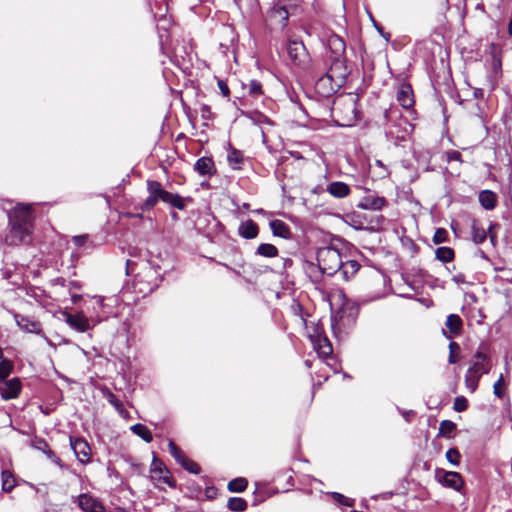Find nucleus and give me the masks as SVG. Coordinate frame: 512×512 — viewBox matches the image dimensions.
Wrapping results in <instances>:
<instances>
[{"label": "nucleus", "mask_w": 512, "mask_h": 512, "mask_svg": "<svg viewBox=\"0 0 512 512\" xmlns=\"http://www.w3.org/2000/svg\"><path fill=\"white\" fill-rule=\"evenodd\" d=\"M8 220L7 244L13 246L30 244L34 230V215L31 205H16L9 211Z\"/></svg>", "instance_id": "f257e3e1"}, {"label": "nucleus", "mask_w": 512, "mask_h": 512, "mask_svg": "<svg viewBox=\"0 0 512 512\" xmlns=\"http://www.w3.org/2000/svg\"><path fill=\"white\" fill-rule=\"evenodd\" d=\"M168 260L169 258H137L134 261L127 258L126 274L132 275L138 283H146L148 291L151 292L159 286Z\"/></svg>", "instance_id": "f03ea898"}, {"label": "nucleus", "mask_w": 512, "mask_h": 512, "mask_svg": "<svg viewBox=\"0 0 512 512\" xmlns=\"http://www.w3.org/2000/svg\"><path fill=\"white\" fill-rule=\"evenodd\" d=\"M328 258H312L311 261H306L311 273L317 270L320 275L333 276L340 272L345 280H349L359 270L360 264L355 259H348L343 262L342 258H330L334 260L333 267H325V262Z\"/></svg>", "instance_id": "7ed1b4c3"}, {"label": "nucleus", "mask_w": 512, "mask_h": 512, "mask_svg": "<svg viewBox=\"0 0 512 512\" xmlns=\"http://www.w3.org/2000/svg\"><path fill=\"white\" fill-rule=\"evenodd\" d=\"M382 117V126L385 129L386 136L396 141L405 140L410 124L402 117L400 110L395 106L384 108Z\"/></svg>", "instance_id": "20e7f679"}, {"label": "nucleus", "mask_w": 512, "mask_h": 512, "mask_svg": "<svg viewBox=\"0 0 512 512\" xmlns=\"http://www.w3.org/2000/svg\"><path fill=\"white\" fill-rule=\"evenodd\" d=\"M332 114L340 126H352L358 120L357 98L347 97L335 100Z\"/></svg>", "instance_id": "39448f33"}, {"label": "nucleus", "mask_w": 512, "mask_h": 512, "mask_svg": "<svg viewBox=\"0 0 512 512\" xmlns=\"http://www.w3.org/2000/svg\"><path fill=\"white\" fill-rule=\"evenodd\" d=\"M65 322L73 330L84 333L103 321V315H86L84 312L65 313Z\"/></svg>", "instance_id": "423d86ee"}, {"label": "nucleus", "mask_w": 512, "mask_h": 512, "mask_svg": "<svg viewBox=\"0 0 512 512\" xmlns=\"http://www.w3.org/2000/svg\"><path fill=\"white\" fill-rule=\"evenodd\" d=\"M17 327L24 333L36 334L43 338L48 344H51L49 338L45 335L41 322L33 316H27L10 310Z\"/></svg>", "instance_id": "0eeeda50"}, {"label": "nucleus", "mask_w": 512, "mask_h": 512, "mask_svg": "<svg viewBox=\"0 0 512 512\" xmlns=\"http://www.w3.org/2000/svg\"><path fill=\"white\" fill-rule=\"evenodd\" d=\"M342 84L343 74L334 73V71L327 72L315 82V90L319 95L329 97L335 93Z\"/></svg>", "instance_id": "6e6552de"}, {"label": "nucleus", "mask_w": 512, "mask_h": 512, "mask_svg": "<svg viewBox=\"0 0 512 512\" xmlns=\"http://www.w3.org/2000/svg\"><path fill=\"white\" fill-rule=\"evenodd\" d=\"M287 53L291 62L299 69L306 70L310 66V55L302 41L289 40Z\"/></svg>", "instance_id": "1a4fd4ad"}, {"label": "nucleus", "mask_w": 512, "mask_h": 512, "mask_svg": "<svg viewBox=\"0 0 512 512\" xmlns=\"http://www.w3.org/2000/svg\"><path fill=\"white\" fill-rule=\"evenodd\" d=\"M357 316L358 308L353 303H344L333 317V330L335 331L337 326H349L353 324Z\"/></svg>", "instance_id": "9d476101"}, {"label": "nucleus", "mask_w": 512, "mask_h": 512, "mask_svg": "<svg viewBox=\"0 0 512 512\" xmlns=\"http://www.w3.org/2000/svg\"><path fill=\"white\" fill-rule=\"evenodd\" d=\"M435 478L442 486L454 489L458 492L464 486V480L458 472L436 469Z\"/></svg>", "instance_id": "9b49d317"}, {"label": "nucleus", "mask_w": 512, "mask_h": 512, "mask_svg": "<svg viewBox=\"0 0 512 512\" xmlns=\"http://www.w3.org/2000/svg\"><path fill=\"white\" fill-rule=\"evenodd\" d=\"M314 350L317 352L319 358H328L333 353V347L328 337L316 328L314 334L310 335Z\"/></svg>", "instance_id": "f8f14e48"}, {"label": "nucleus", "mask_w": 512, "mask_h": 512, "mask_svg": "<svg viewBox=\"0 0 512 512\" xmlns=\"http://www.w3.org/2000/svg\"><path fill=\"white\" fill-rule=\"evenodd\" d=\"M146 186L149 196L146 198V200L141 206L142 211H149L153 209L158 203V201H160L161 195L165 190L162 187V184L156 180H147Z\"/></svg>", "instance_id": "ddd939ff"}, {"label": "nucleus", "mask_w": 512, "mask_h": 512, "mask_svg": "<svg viewBox=\"0 0 512 512\" xmlns=\"http://www.w3.org/2000/svg\"><path fill=\"white\" fill-rule=\"evenodd\" d=\"M70 446L76 458L82 464H87L91 460V448L84 438H75L70 436Z\"/></svg>", "instance_id": "4468645a"}, {"label": "nucleus", "mask_w": 512, "mask_h": 512, "mask_svg": "<svg viewBox=\"0 0 512 512\" xmlns=\"http://www.w3.org/2000/svg\"><path fill=\"white\" fill-rule=\"evenodd\" d=\"M87 311L89 315L98 316L103 315V321L107 320L111 316L116 314L111 310L110 305L105 303L104 298L100 296H94L87 305Z\"/></svg>", "instance_id": "2eb2a0df"}, {"label": "nucleus", "mask_w": 512, "mask_h": 512, "mask_svg": "<svg viewBox=\"0 0 512 512\" xmlns=\"http://www.w3.org/2000/svg\"><path fill=\"white\" fill-rule=\"evenodd\" d=\"M77 502L83 512H105L103 503L91 494H80Z\"/></svg>", "instance_id": "dca6fc26"}, {"label": "nucleus", "mask_w": 512, "mask_h": 512, "mask_svg": "<svg viewBox=\"0 0 512 512\" xmlns=\"http://www.w3.org/2000/svg\"><path fill=\"white\" fill-rule=\"evenodd\" d=\"M483 374H487V367L471 365L465 374V385L472 393L478 388L479 380Z\"/></svg>", "instance_id": "f3484780"}, {"label": "nucleus", "mask_w": 512, "mask_h": 512, "mask_svg": "<svg viewBox=\"0 0 512 512\" xmlns=\"http://www.w3.org/2000/svg\"><path fill=\"white\" fill-rule=\"evenodd\" d=\"M21 391L20 379L15 377L10 380L0 381V394L4 400L17 398Z\"/></svg>", "instance_id": "a211bd4d"}, {"label": "nucleus", "mask_w": 512, "mask_h": 512, "mask_svg": "<svg viewBox=\"0 0 512 512\" xmlns=\"http://www.w3.org/2000/svg\"><path fill=\"white\" fill-rule=\"evenodd\" d=\"M398 103L406 110L413 108L414 95L410 84L403 83L400 85L396 95Z\"/></svg>", "instance_id": "6ab92c4d"}, {"label": "nucleus", "mask_w": 512, "mask_h": 512, "mask_svg": "<svg viewBox=\"0 0 512 512\" xmlns=\"http://www.w3.org/2000/svg\"><path fill=\"white\" fill-rule=\"evenodd\" d=\"M160 201H162L174 208H177L179 210H184L186 207V204L192 202V198L191 197L184 198L177 193H171L167 190H164L161 195Z\"/></svg>", "instance_id": "aec40b11"}, {"label": "nucleus", "mask_w": 512, "mask_h": 512, "mask_svg": "<svg viewBox=\"0 0 512 512\" xmlns=\"http://www.w3.org/2000/svg\"><path fill=\"white\" fill-rule=\"evenodd\" d=\"M387 204V200L384 197L368 194L364 196L358 204V207L364 210L379 211Z\"/></svg>", "instance_id": "412c9836"}, {"label": "nucleus", "mask_w": 512, "mask_h": 512, "mask_svg": "<svg viewBox=\"0 0 512 512\" xmlns=\"http://www.w3.org/2000/svg\"><path fill=\"white\" fill-rule=\"evenodd\" d=\"M194 170L201 176L211 177L216 172L212 157L199 158L194 165Z\"/></svg>", "instance_id": "4be33fe9"}, {"label": "nucleus", "mask_w": 512, "mask_h": 512, "mask_svg": "<svg viewBox=\"0 0 512 512\" xmlns=\"http://www.w3.org/2000/svg\"><path fill=\"white\" fill-rule=\"evenodd\" d=\"M269 17L271 21H274L281 28H284L288 23L289 12L285 6L274 4V6L270 9Z\"/></svg>", "instance_id": "5701e85b"}, {"label": "nucleus", "mask_w": 512, "mask_h": 512, "mask_svg": "<svg viewBox=\"0 0 512 512\" xmlns=\"http://www.w3.org/2000/svg\"><path fill=\"white\" fill-rule=\"evenodd\" d=\"M327 46L332 52V58H343L342 56L345 53L346 45L340 36L336 34L331 35L327 39Z\"/></svg>", "instance_id": "b1692460"}, {"label": "nucleus", "mask_w": 512, "mask_h": 512, "mask_svg": "<svg viewBox=\"0 0 512 512\" xmlns=\"http://www.w3.org/2000/svg\"><path fill=\"white\" fill-rule=\"evenodd\" d=\"M326 191L331 196H333L335 198H339V199L347 197L351 192L350 187L346 183L341 182V181L331 182L327 186Z\"/></svg>", "instance_id": "393cba45"}, {"label": "nucleus", "mask_w": 512, "mask_h": 512, "mask_svg": "<svg viewBox=\"0 0 512 512\" xmlns=\"http://www.w3.org/2000/svg\"><path fill=\"white\" fill-rule=\"evenodd\" d=\"M238 233L245 239H253L258 235V226L253 220L248 219L239 225Z\"/></svg>", "instance_id": "a878e982"}, {"label": "nucleus", "mask_w": 512, "mask_h": 512, "mask_svg": "<svg viewBox=\"0 0 512 512\" xmlns=\"http://www.w3.org/2000/svg\"><path fill=\"white\" fill-rule=\"evenodd\" d=\"M479 202L486 210H492L497 205V195L491 190H483L479 194Z\"/></svg>", "instance_id": "bb28decb"}, {"label": "nucleus", "mask_w": 512, "mask_h": 512, "mask_svg": "<svg viewBox=\"0 0 512 512\" xmlns=\"http://www.w3.org/2000/svg\"><path fill=\"white\" fill-rule=\"evenodd\" d=\"M35 448L42 451L53 463L62 466L61 459L52 451L48 443L44 439H37L34 444Z\"/></svg>", "instance_id": "cd10ccee"}, {"label": "nucleus", "mask_w": 512, "mask_h": 512, "mask_svg": "<svg viewBox=\"0 0 512 512\" xmlns=\"http://www.w3.org/2000/svg\"><path fill=\"white\" fill-rule=\"evenodd\" d=\"M151 472L159 475V478L168 485H172L169 479V471L165 467L162 461L158 460L156 457L153 458L151 463Z\"/></svg>", "instance_id": "c85d7f7f"}, {"label": "nucleus", "mask_w": 512, "mask_h": 512, "mask_svg": "<svg viewBox=\"0 0 512 512\" xmlns=\"http://www.w3.org/2000/svg\"><path fill=\"white\" fill-rule=\"evenodd\" d=\"M101 392L103 397L116 409L120 415H123L126 412L122 402L108 388L102 389Z\"/></svg>", "instance_id": "c756f323"}, {"label": "nucleus", "mask_w": 512, "mask_h": 512, "mask_svg": "<svg viewBox=\"0 0 512 512\" xmlns=\"http://www.w3.org/2000/svg\"><path fill=\"white\" fill-rule=\"evenodd\" d=\"M130 430L133 434L140 437L146 443H151L153 441V435L151 431L143 424L136 423L130 427Z\"/></svg>", "instance_id": "7c9ffc66"}, {"label": "nucleus", "mask_w": 512, "mask_h": 512, "mask_svg": "<svg viewBox=\"0 0 512 512\" xmlns=\"http://www.w3.org/2000/svg\"><path fill=\"white\" fill-rule=\"evenodd\" d=\"M270 228L274 235L287 238L290 234L289 227L281 220L275 219L270 222Z\"/></svg>", "instance_id": "2f4dec72"}, {"label": "nucleus", "mask_w": 512, "mask_h": 512, "mask_svg": "<svg viewBox=\"0 0 512 512\" xmlns=\"http://www.w3.org/2000/svg\"><path fill=\"white\" fill-rule=\"evenodd\" d=\"M445 325L452 334H458L462 329V320L459 315L450 314L446 319Z\"/></svg>", "instance_id": "473e14b6"}, {"label": "nucleus", "mask_w": 512, "mask_h": 512, "mask_svg": "<svg viewBox=\"0 0 512 512\" xmlns=\"http://www.w3.org/2000/svg\"><path fill=\"white\" fill-rule=\"evenodd\" d=\"M247 506V501L241 497H230L227 502V508L233 512H243Z\"/></svg>", "instance_id": "72a5a7b5"}, {"label": "nucleus", "mask_w": 512, "mask_h": 512, "mask_svg": "<svg viewBox=\"0 0 512 512\" xmlns=\"http://www.w3.org/2000/svg\"><path fill=\"white\" fill-rule=\"evenodd\" d=\"M2 490L4 492H11L16 486V480L14 475L8 471L3 470L1 473Z\"/></svg>", "instance_id": "f704fd0d"}, {"label": "nucleus", "mask_w": 512, "mask_h": 512, "mask_svg": "<svg viewBox=\"0 0 512 512\" xmlns=\"http://www.w3.org/2000/svg\"><path fill=\"white\" fill-rule=\"evenodd\" d=\"M247 486L248 481L243 477H239L229 481L227 489L233 493H241L246 490Z\"/></svg>", "instance_id": "c9c22d12"}, {"label": "nucleus", "mask_w": 512, "mask_h": 512, "mask_svg": "<svg viewBox=\"0 0 512 512\" xmlns=\"http://www.w3.org/2000/svg\"><path fill=\"white\" fill-rule=\"evenodd\" d=\"M227 159L231 168L237 170L240 169L241 164L243 163V154L236 149H232L228 153Z\"/></svg>", "instance_id": "e433bc0d"}, {"label": "nucleus", "mask_w": 512, "mask_h": 512, "mask_svg": "<svg viewBox=\"0 0 512 512\" xmlns=\"http://www.w3.org/2000/svg\"><path fill=\"white\" fill-rule=\"evenodd\" d=\"M72 242L77 248H83L81 252H86L89 247L93 246V242L90 239L88 234L79 235V236H73Z\"/></svg>", "instance_id": "4c0bfd02"}, {"label": "nucleus", "mask_w": 512, "mask_h": 512, "mask_svg": "<svg viewBox=\"0 0 512 512\" xmlns=\"http://www.w3.org/2000/svg\"><path fill=\"white\" fill-rule=\"evenodd\" d=\"M475 359L477 361H475L472 365H478V366H483V367H487V374L490 372V369H491V363H490V358L489 356L484 352L482 351L480 348L476 351L475 355H474Z\"/></svg>", "instance_id": "58836bf2"}, {"label": "nucleus", "mask_w": 512, "mask_h": 512, "mask_svg": "<svg viewBox=\"0 0 512 512\" xmlns=\"http://www.w3.org/2000/svg\"><path fill=\"white\" fill-rule=\"evenodd\" d=\"M455 430L456 424L453 421L443 420L440 423L439 434L446 438H451Z\"/></svg>", "instance_id": "ea45409f"}, {"label": "nucleus", "mask_w": 512, "mask_h": 512, "mask_svg": "<svg viewBox=\"0 0 512 512\" xmlns=\"http://www.w3.org/2000/svg\"><path fill=\"white\" fill-rule=\"evenodd\" d=\"M332 71H334V73L343 74V83L345 82L346 77H347V71H346V67L344 65L343 58H333V62L331 64V67L328 70V72H332Z\"/></svg>", "instance_id": "a19ab883"}, {"label": "nucleus", "mask_w": 512, "mask_h": 512, "mask_svg": "<svg viewBox=\"0 0 512 512\" xmlns=\"http://www.w3.org/2000/svg\"><path fill=\"white\" fill-rule=\"evenodd\" d=\"M257 254L259 256H277L278 250L272 244H261L257 248Z\"/></svg>", "instance_id": "79ce46f5"}, {"label": "nucleus", "mask_w": 512, "mask_h": 512, "mask_svg": "<svg viewBox=\"0 0 512 512\" xmlns=\"http://www.w3.org/2000/svg\"><path fill=\"white\" fill-rule=\"evenodd\" d=\"M247 89L249 95L254 98H258L263 93L261 83L256 80H251L247 85Z\"/></svg>", "instance_id": "37998d69"}, {"label": "nucleus", "mask_w": 512, "mask_h": 512, "mask_svg": "<svg viewBox=\"0 0 512 512\" xmlns=\"http://www.w3.org/2000/svg\"><path fill=\"white\" fill-rule=\"evenodd\" d=\"M12 368L13 365L11 361H9L8 359L0 361V381H4L7 379V377L12 372Z\"/></svg>", "instance_id": "c03bdc74"}, {"label": "nucleus", "mask_w": 512, "mask_h": 512, "mask_svg": "<svg viewBox=\"0 0 512 512\" xmlns=\"http://www.w3.org/2000/svg\"><path fill=\"white\" fill-rule=\"evenodd\" d=\"M461 455L456 448H450L446 452L447 461L453 466H458L460 464Z\"/></svg>", "instance_id": "a18cd8bd"}, {"label": "nucleus", "mask_w": 512, "mask_h": 512, "mask_svg": "<svg viewBox=\"0 0 512 512\" xmlns=\"http://www.w3.org/2000/svg\"><path fill=\"white\" fill-rule=\"evenodd\" d=\"M331 495L334 500H336L338 503H340L343 506L352 507L354 505V502H355L354 499L346 497L339 492H332Z\"/></svg>", "instance_id": "49530a36"}, {"label": "nucleus", "mask_w": 512, "mask_h": 512, "mask_svg": "<svg viewBox=\"0 0 512 512\" xmlns=\"http://www.w3.org/2000/svg\"><path fill=\"white\" fill-rule=\"evenodd\" d=\"M181 466L188 472L195 474V475H197L201 472L200 466L195 461L191 460L190 458H187L186 461L181 464Z\"/></svg>", "instance_id": "de8ad7c7"}, {"label": "nucleus", "mask_w": 512, "mask_h": 512, "mask_svg": "<svg viewBox=\"0 0 512 512\" xmlns=\"http://www.w3.org/2000/svg\"><path fill=\"white\" fill-rule=\"evenodd\" d=\"M321 359H322L321 363H323L325 366L330 368L333 373H338L341 366L332 355L329 356L328 358H321Z\"/></svg>", "instance_id": "09e8293b"}, {"label": "nucleus", "mask_w": 512, "mask_h": 512, "mask_svg": "<svg viewBox=\"0 0 512 512\" xmlns=\"http://www.w3.org/2000/svg\"><path fill=\"white\" fill-rule=\"evenodd\" d=\"M468 408V401L464 396H458L454 400L453 409L456 412H463Z\"/></svg>", "instance_id": "8fccbe9b"}, {"label": "nucleus", "mask_w": 512, "mask_h": 512, "mask_svg": "<svg viewBox=\"0 0 512 512\" xmlns=\"http://www.w3.org/2000/svg\"><path fill=\"white\" fill-rule=\"evenodd\" d=\"M447 238H448V231L444 228H438L434 233L433 242L435 244H440V243L445 242L447 240Z\"/></svg>", "instance_id": "3c124183"}, {"label": "nucleus", "mask_w": 512, "mask_h": 512, "mask_svg": "<svg viewBox=\"0 0 512 512\" xmlns=\"http://www.w3.org/2000/svg\"><path fill=\"white\" fill-rule=\"evenodd\" d=\"M504 385V377L501 374L498 378V380L493 385V393L496 397L499 399H502L504 397V392L501 389V386Z\"/></svg>", "instance_id": "603ef678"}, {"label": "nucleus", "mask_w": 512, "mask_h": 512, "mask_svg": "<svg viewBox=\"0 0 512 512\" xmlns=\"http://www.w3.org/2000/svg\"><path fill=\"white\" fill-rule=\"evenodd\" d=\"M460 350V347L459 345L455 342V341H451L449 343V357H448V362L450 364H455L457 363L458 359L455 357L454 353L456 351H459Z\"/></svg>", "instance_id": "864d4df0"}, {"label": "nucleus", "mask_w": 512, "mask_h": 512, "mask_svg": "<svg viewBox=\"0 0 512 512\" xmlns=\"http://www.w3.org/2000/svg\"><path fill=\"white\" fill-rule=\"evenodd\" d=\"M494 269L499 272L504 273V278L507 281H512V268H507L505 266H495Z\"/></svg>", "instance_id": "5fc2aeb1"}, {"label": "nucleus", "mask_w": 512, "mask_h": 512, "mask_svg": "<svg viewBox=\"0 0 512 512\" xmlns=\"http://www.w3.org/2000/svg\"><path fill=\"white\" fill-rule=\"evenodd\" d=\"M435 256H454V250L449 247H439L435 251Z\"/></svg>", "instance_id": "6e6d98bb"}, {"label": "nucleus", "mask_w": 512, "mask_h": 512, "mask_svg": "<svg viewBox=\"0 0 512 512\" xmlns=\"http://www.w3.org/2000/svg\"><path fill=\"white\" fill-rule=\"evenodd\" d=\"M447 155V161L448 162H452V161H461V154L460 152L456 151V150H451V151H448L446 153Z\"/></svg>", "instance_id": "4d7b16f0"}, {"label": "nucleus", "mask_w": 512, "mask_h": 512, "mask_svg": "<svg viewBox=\"0 0 512 512\" xmlns=\"http://www.w3.org/2000/svg\"><path fill=\"white\" fill-rule=\"evenodd\" d=\"M218 87L223 96L228 97L230 94V90L227 84L223 80H218Z\"/></svg>", "instance_id": "13d9d810"}, {"label": "nucleus", "mask_w": 512, "mask_h": 512, "mask_svg": "<svg viewBox=\"0 0 512 512\" xmlns=\"http://www.w3.org/2000/svg\"><path fill=\"white\" fill-rule=\"evenodd\" d=\"M168 449L172 457L181 451V449L175 444L173 440H169Z\"/></svg>", "instance_id": "bf43d9fd"}, {"label": "nucleus", "mask_w": 512, "mask_h": 512, "mask_svg": "<svg viewBox=\"0 0 512 512\" xmlns=\"http://www.w3.org/2000/svg\"><path fill=\"white\" fill-rule=\"evenodd\" d=\"M224 266L226 268L230 269V267L227 264H224ZM231 270H233L235 272V274H237V275H245L246 274V270L243 265L236 264V267L231 268Z\"/></svg>", "instance_id": "052dcab7"}, {"label": "nucleus", "mask_w": 512, "mask_h": 512, "mask_svg": "<svg viewBox=\"0 0 512 512\" xmlns=\"http://www.w3.org/2000/svg\"><path fill=\"white\" fill-rule=\"evenodd\" d=\"M211 109L208 105H202L201 107V116L203 119H210Z\"/></svg>", "instance_id": "680f3d73"}, {"label": "nucleus", "mask_w": 512, "mask_h": 512, "mask_svg": "<svg viewBox=\"0 0 512 512\" xmlns=\"http://www.w3.org/2000/svg\"><path fill=\"white\" fill-rule=\"evenodd\" d=\"M173 458L175 459V461L178 463V464H182L183 462L186 461V459L188 458L185 453L181 450L179 453H177L176 455L173 456Z\"/></svg>", "instance_id": "e2e57ef3"}, {"label": "nucleus", "mask_w": 512, "mask_h": 512, "mask_svg": "<svg viewBox=\"0 0 512 512\" xmlns=\"http://www.w3.org/2000/svg\"><path fill=\"white\" fill-rule=\"evenodd\" d=\"M453 280L457 283V284H461V283H465V276L464 274L460 273V274H457L455 276H453Z\"/></svg>", "instance_id": "0e129e2a"}, {"label": "nucleus", "mask_w": 512, "mask_h": 512, "mask_svg": "<svg viewBox=\"0 0 512 512\" xmlns=\"http://www.w3.org/2000/svg\"><path fill=\"white\" fill-rule=\"evenodd\" d=\"M486 238V234L484 231H481V233H475L474 240L476 242H482Z\"/></svg>", "instance_id": "69168bd1"}, {"label": "nucleus", "mask_w": 512, "mask_h": 512, "mask_svg": "<svg viewBox=\"0 0 512 512\" xmlns=\"http://www.w3.org/2000/svg\"><path fill=\"white\" fill-rule=\"evenodd\" d=\"M69 285H70V288L78 289V290L81 289V287H82L81 283L78 281H71L69 283Z\"/></svg>", "instance_id": "338daca9"}, {"label": "nucleus", "mask_w": 512, "mask_h": 512, "mask_svg": "<svg viewBox=\"0 0 512 512\" xmlns=\"http://www.w3.org/2000/svg\"><path fill=\"white\" fill-rule=\"evenodd\" d=\"M81 295L79 294H71V301L73 304H77L79 300L81 299Z\"/></svg>", "instance_id": "774afa93"}]
</instances>
